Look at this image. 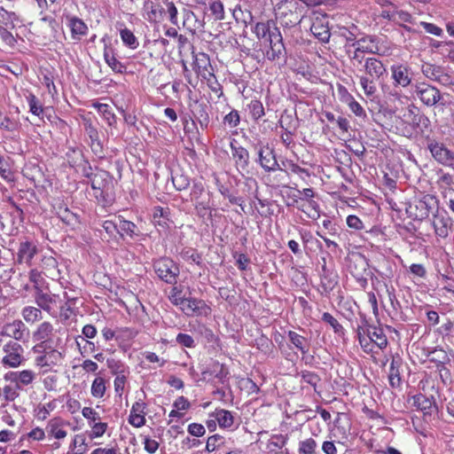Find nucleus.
<instances>
[{
  "label": "nucleus",
  "instance_id": "1",
  "mask_svg": "<svg viewBox=\"0 0 454 454\" xmlns=\"http://www.w3.org/2000/svg\"><path fill=\"white\" fill-rule=\"evenodd\" d=\"M364 71L366 75L360 77V85L367 97L373 98L377 91L374 80L381 78L387 73V68L381 60L370 57L364 59Z\"/></svg>",
  "mask_w": 454,
  "mask_h": 454
},
{
  "label": "nucleus",
  "instance_id": "2",
  "mask_svg": "<svg viewBox=\"0 0 454 454\" xmlns=\"http://www.w3.org/2000/svg\"><path fill=\"white\" fill-rule=\"evenodd\" d=\"M309 11L302 0H286L278 8L277 17L282 26L292 27L299 24Z\"/></svg>",
  "mask_w": 454,
  "mask_h": 454
},
{
  "label": "nucleus",
  "instance_id": "3",
  "mask_svg": "<svg viewBox=\"0 0 454 454\" xmlns=\"http://www.w3.org/2000/svg\"><path fill=\"white\" fill-rule=\"evenodd\" d=\"M438 207L436 198L430 194H425L420 198H415L406 207V213L415 220H423L429 216Z\"/></svg>",
  "mask_w": 454,
  "mask_h": 454
},
{
  "label": "nucleus",
  "instance_id": "4",
  "mask_svg": "<svg viewBox=\"0 0 454 454\" xmlns=\"http://www.w3.org/2000/svg\"><path fill=\"white\" fill-rule=\"evenodd\" d=\"M56 329L49 321H43L36 325L32 332V340L35 342L33 351L41 350V348H51L54 345Z\"/></svg>",
  "mask_w": 454,
  "mask_h": 454
},
{
  "label": "nucleus",
  "instance_id": "5",
  "mask_svg": "<svg viewBox=\"0 0 454 454\" xmlns=\"http://www.w3.org/2000/svg\"><path fill=\"white\" fill-rule=\"evenodd\" d=\"M153 269L157 276L168 284H175L179 275L176 263L168 257H162L153 262Z\"/></svg>",
  "mask_w": 454,
  "mask_h": 454
},
{
  "label": "nucleus",
  "instance_id": "6",
  "mask_svg": "<svg viewBox=\"0 0 454 454\" xmlns=\"http://www.w3.org/2000/svg\"><path fill=\"white\" fill-rule=\"evenodd\" d=\"M4 356L1 359V364L8 368L19 367L23 360L24 349L20 344L14 340H9L3 348Z\"/></svg>",
  "mask_w": 454,
  "mask_h": 454
},
{
  "label": "nucleus",
  "instance_id": "7",
  "mask_svg": "<svg viewBox=\"0 0 454 454\" xmlns=\"http://www.w3.org/2000/svg\"><path fill=\"white\" fill-rule=\"evenodd\" d=\"M51 345L48 348H41V350L34 351V353L40 354L35 359L37 366L43 368H51L59 364L63 359L62 353Z\"/></svg>",
  "mask_w": 454,
  "mask_h": 454
},
{
  "label": "nucleus",
  "instance_id": "8",
  "mask_svg": "<svg viewBox=\"0 0 454 454\" xmlns=\"http://www.w3.org/2000/svg\"><path fill=\"white\" fill-rule=\"evenodd\" d=\"M264 42L270 45V50L266 52V56L270 60L278 59L285 51L282 35L278 27H272L271 34L267 36Z\"/></svg>",
  "mask_w": 454,
  "mask_h": 454
},
{
  "label": "nucleus",
  "instance_id": "9",
  "mask_svg": "<svg viewBox=\"0 0 454 454\" xmlns=\"http://www.w3.org/2000/svg\"><path fill=\"white\" fill-rule=\"evenodd\" d=\"M428 148L436 161L454 169V153L452 151L449 150L443 144L437 142L431 143Z\"/></svg>",
  "mask_w": 454,
  "mask_h": 454
},
{
  "label": "nucleus",
  "instance_id": "10",
  "mask_svg": "<svg viewBox=\"0 0 454 454\" xmlns=\"http://www.w3.org/2000/svg\"><path fill=\"white\" fill-rule=\"evenodd\" d=\"M415 93L427 106H434L441 99L440 91L435 87L427 83L417 84L415 88Z\"/></svg>",
  "mask_w": 454,
  "mask_h": 454
},
{
  "label": "nucleus",
  "instance_id": "11",
  "mask_svg": "<svg viewBox=\"0 0 454 454\" xmlns=\"http://www.w3.org/2000/svg\"><path fill=\"white\" fill-rule=\"evenodd\" d=\"M180 309L188 317L207 315L210 308L204 301L195 298H185Z\"/></svg>",
  "mask_w": 454,
  "mask_h": 454
},
{
  "label": "nucleus",
  "instance_id": "12",
  "mask_svg": "<svg viewBox=\"0 0 454 454\" xmlns=\"http://www.w3.org/2000/svg\"><path fill=\"white\" fill-rule=\"evenodd\" d=\"M394 86L406 88L411 83V69L404 65H393L390 67Z\"/></svg>",
  "mask_w": 454,
  "mask_h": 454
},
{
  "label": "nucleus",
  "instance_id": "13",
  "mask_svg": "<svg viewBox=\"0 0 454 454\" xmlns=\"http://www.w3.org/2000/svg\"><path fill=\"white\" fill-rule=\"evenodd\" d=\"M2 334L14 340L20 341L27 334V328L20 319H14L3 325Z\"/></svg>",
  "mask_w": 454,
  "mask_h": 454
},
{
  "label": "nucleus",
  "instance_id": "14",
  "mask_svg": "<svg viewBox=\"0 0 454 454\" xmlns=\"http://www.w3.org/2000/svg\"><path fill=\"white\" fill-rule=\"evenodd\" d=\"M37 253V246L33 241L27 239L20 241L17 252V262L31 266L32 260Z\"/></svg>",
  "mask_w": 454,
  "mask_h": 454
},
{
  "label": "nucleus",
  "instance_id": "15",
  "mask_svg": "<svg viewBox=\"0 0 454 454\" xmlns=\"http://www.w3.org/2000/svg\"><path fill=\"white\" fill-rule=\"evenodd\" d=\"M194 69L197 74L204 79L214 76L213 68L207 54L199 52L194 55Z\"/></svg>",
  "mask_w": 454,
  "mask_h": 454
},
{
  "label": "nucleus",
  "instance_id": "16",
  "mask_svg": "<svg viewBox=\"0 0 454 454\" xmlns=\"http://www.w3.org/2000/svg\"><path fill=\"white\" fill-rule=\"evenodd\" d=\"M259 163L268 172L275 171L278 163L276 160L273 150L269 146H260L258 149Z\"/></svg>",
  "mask_w": 454,
  "mask_h": 454
},
{
  "label": "nucleus",
  "instance_id": "17",
  "mask_svg": "<svg viewBox=\"0 0 454 454\" xmlns=\"http://www.w3.org/2000/svg\"><path fill=\"white\" fill-rule=\"evenodd\" d=\"M68 425L67 422L60 418H53L48 422L45 430L49 435L55 439L61 440L67 435L66 427Z\"/></svg>",
  "mask_w": 454,
  "mask_h": 454
},
{
  "label": "nucleus",
  "instance_id": "18",
  "mask_svg": "<svg viewBox=\"0 0 454 454\" xmlns=\"http://www.w3.org/2000/svg\"><path fill=\"white\" fill-rule=\"evenodd\" d=\"M231 148L237 168L239 171L247 170L249 162L248 151L242 146L235 145L233 143L231 144Z\"/></svg>",
  "mask_w": 454,
  "mask_h": 454
},
{
  "label": "nucleus",
  "instance_id": "19",
  "mask_svg": "<svg viewBox=\"0 0 454 454\" xmlns=\"http://www.w3.org/2000/svg\"><path fill=\"white\" fill-rule=\"evenodd\" d=\"M310 31L321 42H327L330 38V31L325 17H317L312 22Z\"/></svg>",
  "mask_w": 454,
  "mask_h": 454
},
{
  "label": "nucleus",
  "instance_id": "20",
  "mask_svg": "<svg viewBox=\"0 0 454 454\" xmlns=\"http://www.w3.org/2000/svg\"><path fill=\"white\" fill-rule=\"evenodd\" d=\"M372 342L377 345L380 349L385 348L387 345V336L381 327L369 325L366 331H364Z\"/></svg>",
  "mask_w": 454,
  "mask_h": 454
},
{
  "label": "nucleus",
  "instance_id": "21",
  "mask_svg": "<svg viewBox=\"0 0 454 454\" xmlns=\"http://www.w3.org/2000/svg\"><path fill=\"white\" fill-rule=\"evenodd\" d=\"M432 225L438 237L446 238L449 234L450 220L444 214H437L434 215Z\"/></svg>",
  "mask_w": 454,
  "mask_h": 454
},
{
  "label": "nucleus",
  "instance_id": "22",
  "mask_svg": "<svg viewBox=\"0 0 454 454\" xmlns=\"http://www.w3.org/2000/svg\"><path fill=\"white\" fill-rule=\"evenodd\" d=\"M145 403L136 402L131 408L129 422L135 427H141L145 423Z\"/></svg>",
  "mask_w": 454,
  "mask_h": 454
},
{
  "label": "nucleus",
  "instance_id": "23",
  "mask_svg": "<svg viewBox=\"0 0 454 454\" xmlns=\"http://www.w3.org/2000/svg\"><path fill=\"white\" fill-rule=\"evenodd\" d=\"M42 272L52 279L59 277L58 262L52 256H43L41 260Z\"/></svg>",
  "mask_w": 454,
  "mask_h": 454
},
{
  "label": "nucleus",
  "instance_id": "24",
  "mask_svg": "<svg viewBox=\"0 0 454 454\" xmlns=\"http://www.w3.org/2000/svg\"><path fill=\"white\" fill-rule=\"evenodd\" d=\"M69 27L72 33V37L74 40H79L81 36L86 35L88 27L79 18L72 17L69 19Z\"/></svg>",
  "mask_w": 454,
  "mask_h": 454
},
{
  "label": "nucleus",
  "instance_id": "25",
  "mask_svg": "<svg viewBox=\"0 0 454 454\" xmlns=\"http://www.w3.org/2000/svg\"><path fill=\"white\" fill-rule=\"evenodd\" d=\"M353 46L357 48V51H362L364 53L373 54L376 53L379 50L372 37L360 38L353 43Z\"/></svg>",
  "mask_w": 454,
  "mask_h": 454
},
{
  "label": "nucleus",
  "instance_id": "26",
  "mask_svg": "<svg viewBox=\"0 0 454 454\" xmlns=\"http://www.w3.org/2000/svg\"><path fill=\"white\" fill-rule=\"evenodd\" d=\"M21 316L27 324H34L43 318L41 309L34 306H26L21 310Z\"/></svg>",
  "mask_w": 454,
  "mask_h": 454
},
{
  "label": "nucleus",
  "instance_id": "27",
  "mask_svg": "<svg viewBox=\"0 0 454 454\" xmlns=\"http://www.w3.org/2000/svg\"><path fill=\"white\" fill-rule=\"evenodd\" d=\"M300 208L311 219H317L320 216L319 205L314 200H302Z\"/></svg>",
  "mask_w": 454,
  "mask_h": 454
},
{
  "label": "nucleus",
  "instance_id": "28",
  "mask_svg": "<svg viewBox=\"0 0 454 454\" xmlns=\"http://www.w3.org/2000/svg\"><path fill=\"white\" fill-rule=\"evenodd\" d=\"M117 220L119 221V234L123 237L127 235L130 238L138 235V230L137 225L130 222L122 219L121 216H117Z\"/></svg>",
  "mask_w": 454,
  "mask_h": 454
},
{
  "label": "nucleus",
  "instance_id": "29",
  "mask_svg": "<svg viewBox=\"0 0 454 454\" xmlns=\"http://www.w3.org/2000/svg\"><path fill=\"white\" fill-rule=\"evenodd\" d=\"M153 222L155 226L166 229L168 227L169 219L168 217V211L162 207H156L153 208Z\"/></svg>",
  "mask_w": 454,
  "mask_h": 454
},
{
  "label": "nucleus",
  "instance_id": "30",
  "mask_svg": "<svg viewBox=\"0 0 454 454\" xmlns=\"http://www.w3.org/2000/svg\"><path fill=\"white\" fill-rule=\"evenodd\" d=\"M272 27H277L272 20L258 22L254 26V33L259 39L265 40L271 34Z\"/></svg>",
  "mask_w": 454,
  "mask_h": 454
},
{
  "label": "nucleus",
  "instance_id": "31",
  "mask_svg": "<svg viewBox=\"0 0 454 454\" xmlns=\"http://www.w3.org/2000/svg\"><path fill=\"white\" fill-rule=\"evenodd\" d=\"M340 417L339 416V418L335 421L336 426L335 429L333 430V436L339 438V440L337 441V444L339 446H346V442L349 434V428L345 425L340 426Z\"/></svg>",
  "mask_w": 454,
  "mask_h": 454
},
{
  "label": "nucleus",
  "instance_id": "32",
  "mask_svg": "<svg viewBox=\"0 0 454 454\" xmlns=\"http://www.w3.org/2000/svg\"><path fill=\"white\" fill-rule=\"evenodd\" d=\"M147 10L148 20L150 21H160L163 18L164 10L161 6L154 4L153 2H147L145 4Z\"/></svg>",
  "mask_w": 454,
  "mask_h": 454
},
{
  "label": "nucleus",
  "instance_id": "33",
  "mask_svg": "<svg viewBox=\"0 0 454 454\" xmlns=\"http://www.w3.org/2000/svg\"><path fill=\"white\" fill-rule=\"evenodd\" d=\"M288 337L292 344L298 348L303 355L307 354L309 352V346L307 345V340L295 332L289 331L288 332Z\"/></svg>",
  "mask_w": 454,
  "mask_h": 454
},
{
  "label": "nucleus",
  "instance_id": "34",
  "mask_svg": "<svg viewBox=\"0 0 454 454\" xmlns=\"http://www.w3.org/2000/svg\"><path fill=\"white\" fill-rule=\"evenodd\" d=\"M14 379H17V384L27 386L31 384L36 377V373L32 370H23L12 372Z\"/></svg>",
  "mask_w": 454,
  "mask_h": 454
},
{
  "label": "nucleus",
  "instance_id": "35",
  "mask_svg": "<svg viewBox=\"0 0 454 454\" xmlns=\"http://www.w3.org/2000/svg\"><path fill=\"white\" fill-rule=\"evenodd\" d=\"M57 214L60 220L68 225H73L78 222L76 214L71 212L65 205L59 207Z\"/></svg>",
  "mask_w": 454,
  "mask_h": 454
},
{
  "label": "nucleus",
  "instance_id": "36",
  "mask_svg": "<svg viewBox=\"0 0 454 454\" xmlns=\"http://www.w3.org/2000/svg\"><path fill=\"white\" fill-rule=\"evenodd\" d=\"M120 36L122 43L130 49H137L139 43L133 34V32L128 28H122L120 31Z\"/></svg>",
  "mask_w": 454,
  "mask_h": 454
},
{
  "label": "nucleus",
  "instance_id": "37",
  "mask_svg": "<svg viewBox=\"0 0 454 454\" xmlns=\"http://www.w3.org/2000/svg\"><path fill=\"white\" fill-rule=\"evenodd\" d=\"M104 59L106 64L112 68L113 71L116 73H123L125 70V66L122 65L113 54V52L109 51H106L104 53Z\"/></svg>",
  "mask_w": 454,
  "mask_h": 454
},
{
  "label": "nucleus",
  "instance_id": "38",
  "mask_svg": "<svg viewBox=\"0 0 454 454\" xmlns=\"http://www.w3.org/2000/svg\"><path fill=\"white\" fill-rule=\"evenodd\" d=\"M215 419L221 427H231L233 425V416L231 411L219 410L215 412Z\"/></svg>",
  "mask_w": 454,
  "mask_h": 454
},
{
  "label": "nucleus",
  "instance_id": "39",
  "mask_svg": "<svg viewBox=\"0 0 454 454\" xmlns=\"http://www.w3.org/2000/svg\"><path fill=\"white\" fill-rule=\"evenodd\" d=\"M35 300L39 309H42L47 312L51 311V304L52 302V299L49 294H44L39 290L35 294Z\"/></svg>",
  "mask_w": 454,
  "mask_h": 454
},
{
  "label": "nucleus",
  "instance_id": "40",
  "mask_svg": "<svg viewBox=\"0 0 454 454\" xmlns=\"http://www.w3.org/2000/svg\"><path fill=\"white\" fill-rule=\"evenodd\" d=\"M387 17L389 20L397 22V23H412L413 18L412 16L405 11L403 10H395L391 12Z\"/></svg>",
  "mask_w": 454,
  "mask_h": 454
},
{
  "label": "nucleus",
  "instance_id": "41",
  "mask_svg": "<svg viewBox=\"0 0 454 454\" xmlns=\"http://www.w3.org/2000/svg\"><path fill=\"white\" fill-rule=\"evenodd\" d=\"M429 360L431 362L438 364V365H441V371L444 368L443 364L447 363L450 359L448 357L447 353L441 348H435L433 351H431L428 355Z\"/></svg>",
  "mask_w": 454,
  "mask_h": 454
},
{
  "label": "nucleus",
  "instance_id": "42",
  "mask_svg": "<svg viewBox=\"0 0 454 454\" xmlns=\"http://www.w3.org/2000/svg\"><path fill=\"white\" fill-rule=\"evenodd\" d=\"M91 395L96 398H101L106 392V381L103 378H96L91 385Z\"/></svg>",
  "mask_w": 454,
  "mask_h": 454
},
{
  "label": "nucleus",
  "instance_id": "43",
  "mask_svg": "<svg viewBox=\"0 0 454 454\" xmlns=\"http://www.w3.org/2000/svg\"><path fill=\"white\" fill-rule=\"evenodd\" d=\"M20 387L19 384L15 386L6 385L2 388V395L6 402H13L20 395L19 390Z\"/></svg>",
  "mask_w": 454,
  "mask_h": 454
},
{
  "label": "nucleus",
  "instance_id": "44",
  "mask_svg": "<svg viewBox=\"0 0 454 454\" xmlns=\"http://www.w3.org/2000/svg\"><path fill=\"white\" fill-rule=\"evenodd\" d=\"M26 98L29 106V111L33 114L40 116L43 114V109L38 98L32 93H28V95L26 96Z\"/></svg>",
  "mask_w": 454,
  "mask_h": 454
},
{
  "label": "nucleus",
  "instance_id": "45",
  "mask_svg": "<svg viewBox=\"0 0 454 454\" xmlns=\"http://www.w3.org/2000/svg\"><path fill=\"white\" fill-rule=\"evenodd\" d=\"M249 112L254 120L262 118L265 113L262 103L260 100L254 99L247 106Z\"/></svg>",
  "mask_w": 454,
  "mask_h": 454
},
{
  "label": "nucleus",
  "instance_id": "46",
  "mask_svg": "<svg viewBox=\"0 0 454 454\" xmlns=\"http://www.w3.org/2000/svg\"><path fill=\"white\" fill-rule=\"evenodd\" d=\"M317 442L313 438L301 441L299 444L300 454H316Z\"/></svg>",
  "mask_w": 454,
  "mask_h": 454
},
{
  "label": "nucleus",
  "instance_id": "47",
  "mask_svg": "<svg viewBox=\"0 0 454 454\" xmlns=\"http://www.w3.org/2000/svg\"><path fill=\"white\" fill-rule=\"evenodd\" d=\"M72 449L74 454H84L87 450L85 438L82 435H75L73 440Z\"/></svg>",
  "mask_w": 454,
  "mask_h": 454
},
{
  "label": "nucleus",
  "instance_id": "48",
  "mask_svg": "<svg viewBox=\"0 0 454 454\" xmlns=\"http://www.w3.org/2000/svg\"><path fill=\"white\" fill-rule=\"evenodd\" d=\"M172 182L176 189L178 191L185 190L190 185L188 176L183 174H176L172 176Z\"/></svg>",
  "mask_w": 454,
  "mask_h": 454
},
{
  "label": "nucleus",
  "instance_id": "49",
  "mask_svg": "<svg viewBox=\"0 0 454 454\" xmlns=\"http://www.w3.org/2000/svg\"><path fill=\"white\" fill-rule=\"evenodd\" d=\"M209 10L217 20L224 19V9L223 4L219 0L213 1L209 4Z\"/></svg>",
  "mask_w": 454,
  "mask_h": 454
},
{
  "label": "nucleus",
  "instance_id": "50",
  "mask_svg": "<svg viewBox=\"0 0 454 454\" xmlns=\"http://www.w3.org/2000/svg\"><path fill=\"white\" fill-rule=\"evenodd\" d=\"M102 227L110 237H115L119 234V221L117 218L115 221L106 220L102 223Z\"/></svg>",
  "mask_w": 454,
  "mask_h": 454
},
{
  "label": "nucleus",
  "instance_id": "51",
  "mask_svg": "<svg viewBox=\"0 0 454 454\" xmlns=\"http://www.w3.org/2000/svg\"><path fill=\"white\" fill-rule=\"evenodd\" d=\"M421 70L426 77L429 78L430 80H434V81H435V79L438 76V74L442 71L440 69V67H435L431 64H424L422 66Z\"/></svg>",
  "mask_w": 454,
  "mask_h": 454
},
{
  "label": "nucleus",
  "instance_id": "52",
  "mask_svg": "<svg viewBox=\"0 0 454 454\" xmlns=\"http://www.w3.org/2000/svg\"><path fill=\"white\" fill-rule=\"evenodd\" d=\"M87 133L91 140L92 150L95 152L101 151L102 147L98 141V134L97 129L94 127H92L91 125H90L87 128Z\"/></svg>",
  "mask_w": 454,
  "mask_h": 454
},
{
  "label": "nucleus",
  "instance_id": "53",
  "mask_svg": "<svg viewBox=\"0 0 454 454\" xmlns=\"http://www.w3.org/2000/svg\"><path fill=\"white\" fill-rule=\"evenodd\" d=\"M98 109L100 114H102L106 120L107 123L112 126L115 123V115L111 113L110 106L106 104H98Z\"/></svg>",
  "mask_w": 454,
  "mask_h": 454
},
{
  "label": "nucleus",
  "instance_id": "54",
  "mask_svg": "<svg viewBox=\"0 0 454 454\" xmlns=\"http://www.w3.org/2000/svg\"><path fill=\"white\" fill-rule=\"evenodd\" d=\"M184 299L185 298L182 296V291L177 286H174L171 289L170 294H169V300L174 305L179 306V308H180L181 305L183 304Z\"/></svg>",
  "mask_w": 454,
  "mask_h": 454
},
{
  "label": "nucleus",
  "instance_id": "55",
  "mask_svg": "<svg viewBox=\"0 0 454 454\" xmlns=\"http://www.w3.org/2000/svg\"><path fill=\"white\" fill-rule=\"evenodd\" d=\"M90 427H91V437H101L106 433V430L107 428V424L99 422V420H98L97 422H95L93 424L90 423Z\"/></svg>",
  "mask_w": 454,
  "mask_h": 454
},
{
  "label": "nucleus",
  "instance_id": "56",
  "mask_svg": "<svg viewBox=\"0 0 454 454\" xmlns=\"http://www.w3.org/2000/svg\"><path fill=\"white\" fill-rule=\"evenodd\" d=\"M240 121L239 114L238 111L232 110L223 119L224 124H227L231 128H235Z\"/></svg>",
  "mask_w": 454,
  "mask_h": 454
},
{
  "label": "nucleus",
  "instance_id": "57",
  "mask_svg": "<svg viewBox=\"0 0 454 454\" xmlns=\"http://www.w3.org/2000/svg\"><path fill=\"white\" fill-rule=\"evenodd\" d=\"M415 403L422 411H428L432 408L433 402L425 395H419L415 397Z\"/></svg>",
  "mask_w": 454,
  "mask_h": 454
},
{
  "label": "nucleus",
  "instance_id": "58",
  "mask_svg": "<svg viewBox=\"0 0 454 454\" xmlns=\"http://www.w3.org/2000/svg\"><path fill=\"white\" fill-rule=\"evenodd\" d=\"M82 414L85 419L89 420L90 425V423L93 424L100 419L98 413L90 407H84L82 411Z\"/></svg>",
  "mask_w": 454,
  "mask_h": 454
},
{
  "label": "nucleus",
  "instance_id": "59",
  "mask_svg": "<svg viewBox=\"0 0 454 454\" xmlns=\"http://www.w3.org/2000/svg\"><path fill=\"white\" fill-rule=\"evenodd\" d=\"M187 431L190 434L200 437L205 434L206 429L203 425L192 423L188 426Z\"/></svg>",
  "mask_w": 454,
  "mask_h": 454
},
{
  "label": "nucleus",
  "instance_id": "60",
  "mask_svg": "<svg viewBox=\"0 0 454 454\" xmlns=\"http://www.w3.org/2000/svg\"><path fill=\"white\" fill-rule=\"evenodd\" d=\"M322 320L329 324L336 333L342 329V326L339 324V322L328 312H325L323 314Z\"/></svg>",
  "mask_w": 454,
  "mask_h": 454
},
{
  "label": "nucleus",
  "instance_id": "61",
  "mask_svg": "<svg viewBox=\"0 0 454 454\" xmlns=\"http://www.w3.org/2000/svg\"><path fill=\"white\" fill-rule=\"evenodd\" d=\"M215 377L219 380L220 382L223 383L226 380L229 372L223 364H216L214 369Z\"/></svg>",
  "mask_w": 454,
  "mask_h": 454
},
{
  "label": "nucleus",
  "instance_id": "62",
  "mask_svg": "<svg viewBox=\"0 0 454 454\" xmlns=\"http://www.w3.org/2000/svg\"><path fill=\"white\" fill-rule=\"evenodd\" d=\"M176 342L186 348H192L194 345V340L192 337L185 333H179L176 336Z\"/></svg>",
  "mask_w": 454,
  "mask_h": 454
},
{
  "label": "nucleus",
  "instance_id": "63",
  "mask_svg": "<svg viewBox=\"0 0 454 454\" xmlns=\"http://www.w3.org/2000/svg\"><path fill=\"white\" fill-rule=\"evenodd\" d=\"M57 381H58V378L56 375H48L46 376L43 380V387L46 390L48 391H51V390H54L57 387Z\"/></svg>",
  "mask_w": 454,
  "mask_h": 454
},
{
  "label": "nucleus",
  "instance_id": "64",
  "mask_svg": "<svg viewBox=\"0 0 454 454\" xmlns=\"http://www.w3.org/2000/svg\"><path fill=\"white\" fill-rule=\"evenodd\" d=\"M322 450L325 454H338L337 445L333 441H325L322 444Z\"/></svg>",
  "mask_w": 454,
  "mask_h": 454
}]
</instances>
